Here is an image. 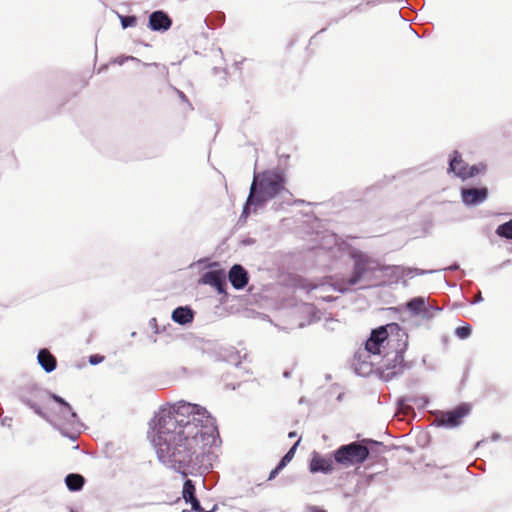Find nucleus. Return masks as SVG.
<instances>
[{
    "label": "nucleus",
    "mask_w": 512,
    "mask_h": 512,
    "mask_svg": "<svg viewBox=\"0 0 512 512\" xmlns=\"http://www.w3.org/2000/svg\"><path fill=\"white\" fill-rule=\"evenodd\" d=\"M214 432L205 408L180 401L159 414L153 439L157 458L186 476L187 469L202 462L214 442Z\"/></svg>",
    "instance_id": "nucleus-1"
},
{
    "label": "nucleus",
    "mask_w": 512,
    "mask_h": 512,
    "mask_svg": "<svg viewBox=\"0 0 512 512\" xmlns=\"http://www.w3.org/2000/svg\"><path fill=\"white\" fill-rule=\"evenodd\" d=\"M284 183L285 180L281 174L266 173L260 179L257 190V183L254 179L242 216H248L251 205L261 204L276 197L284 189Z\"/></svg>",
    "instance_id": "nucleus-2"
},
{
    "label": "nucleus",
    "mask_w": 512,
    "mask_h": 512,
    "mask_svg": "<svg viewBox=\"0 0 512 512\" xmlns=\"http://www.w3.org/2000/svg\"><path fill=\"white\" fill-rule=\"evenodd\" d=\"M367 443H375L370 439H363L361 442H352L342 445L333 453L335 462L343 467L362 464L369 456Z\"/></svg>",
    "instance_id": "nucleus-3"
},
{
    "label": "nucleus",
    "mask_w": 512,
    "mask_h": 512,
    "mask_svg": "<svg viewBox=\"0 0 512 512\" xmlns=\"http://www.w3.org/2000/svg\"><path fill=\"white\" fill-rule=\"evenodd\" d=\"M391 339H389V334L387 331V327L382 326L378 329H374L371 332L370 337L365 342L364 349H359L355 354V360L361 361L362 358H365V354L368 356L370 354L380 355L386 345L390 344Z\"/></svg>",
    "instance_id": "nucleus-4"
},
{
    "label": "nucleus",
    "mask_w": 512,
    "mask_h": 512,
    "mask_svg": "<svg viewBox=\"0 0 512 512\" xmlns=\"http://www.w3.org/2000/svg\"><path fill=\"white\" fill-rule=\"evenodd\" d=\"M470 408L466 404L459 405L453 410L440 412L436 416L439 425L446 427H456L461 424L462 419L468 415Z\"/></svg>",
    "instance_id": "nucleus-5"
},
{
    "label": "nucleus",
    "mask_w": 512,
    "mask_h": 512,
    "mask_svg": "<svg viewBox=\"0 0 512 512\" xmlns=\"http://www.w3.org/2000/svg\"><path fill=\"white\" fill-rule=\"evenodd\" d=\"M449 166V170L462 179L473 177L479 173V169L476 166L468 167L457 151H454Z\"/></svg>",
    "instance_id": "nucleus-6"
},
{
    "label": "nucleus",
    "mask_w": 512,
    "mask_h": 512,
    "mask_svg": "<svg viewBox=\"0 0 512 512\" xmlns=\"http://www.w3.org/2000/svg\"><path fill=\"white\" fill-rule=\"evenodd\" d=\"M335 459L329 456H322L314 452L310 460V471L312 473H331L334 470Z\"/></svg>",
    "instance_id": "nucleus-7"
},
{
    "label": "nucleus",
    "mask_w": 512,
    "mask_h": 512,
    "mask_svg": "<svg viewBox=\"0 0 512 512\" xmlns=\"http://www.w3.org/2000/svg\"><path fill=\"white\" fill-rule=\"evenodd\" d=\"M353 258L355 260V267L352 277L349 279V283L351 285L356 284L361 277L367 272V270L370 268V264L372 263V260L370 257L363 253H354Z\"/></svg>",
    "instance_id": "nucleus-8"
},
{
    "label": "nucleus",
    "mask_w": 512,
    "mask_h": 512,
    "mask_svg": "<svg viewBox=\"0 0 512 512\" xmlns=\"http://www.w3.org/2000/svg\"><path fill=\"white\" fill-rule=\"evenodd\" d=\"M392 362L393 363H390L389 359H387L386 363L382 367V373L387 378L394 377L403 372L405 367L403 349L396 350Z\"/></svg>",
    "instance_id": "nucleus-9"
},
{
    "label": "nucleus",
    "mask_w": 512,
    "mask_h": 512,
    "mask_svg": "<svg viewBox=\"0 0 512 512\" xmlns=\"http://www.w3.org/2000/svg\"><path fill=\"white\" fill-rule=\"evenodd\" d=\"M204 284L215 287L219 293L225 291L226 281L225 274L222 270H212L203 274L201 278Z\"/></svg>",
    "instance_id": "nucleus-10"
},
{
    "label": "nucleus",
    "mask_w": 512,
    "mask_h": 512,
    "mask_svg": "<svg viewBox=\"0 0 512 512\" xmlns=\"http://www.w3.org/2000/svg\"><path fill=\"white\" fill-rule=\"evenodd\" d=\"M171 25V18L161 10L155 11L149 16V27L154 31H166Z\"/></svg>",
    "instance_id": "nucleus-11"
},
{
    "label": "nucleus",
    "mask_w": 512,
    "mask_h": 512,
    "mask_svg": "<svg viewBox=\"0 0 512 512\" xmlns=\"http://www.w3.org/2000/svg\"><path fill=\"white\" fill-rule=\"evenodd\" d=\"M228 278L235 289H242L248 283L247 271L238 264L232 266L229 271Z\"/></svg>",
    "instance_id": "nucleus-12"
},
{
    "label": "nucleus",
    "mask_w": 512,
    "mask_h": 512,
    "mask_svg": "<svg viewBox=\"0 0 512 512\" xmlns=\"http://www.w3.org/2000/svg\"><path fill=\"white\" fill-rule=\"evenodd\" d=\"M487 197V189L470 188L462 191V198L466 204H476L482 202Z\"/></svg>",
    "instance_id": "nucleus-13"
},
{
    "label": "nucleus",
    "mask_w": 512,
    "mask_h": 512,
    "mask_svg": "<svg viewBox=\"0 0 512 512\" xmlns=\"http://www.w3.org/2000/svg\"><path fill=\"white\" fill-rule=\"evenodd\" d=\"M52 399L60 405V413L66 422H74L77 414L73 411L72 407L60 396L53 394Z\"/></svg>",
    "instance_id": "nucleus-14"
},
{
    "label": "nucleus",
    "mask_w": 512,
    "mask_h": 512,
    "mask_svg": "<svg viewBox=\"0 0 512 512\" xmlns=\"http://www.w3.org/2000/svg\"><path fill=\"white\" fill-rule=\"evenodd\" d=\"M38 362L46 372L55 370L57 361L56 358L47 349H41L38 353Z\"/></svg>",
    "instance_id": "nucleus-15"
},
{
    "label": "nucleus",
    "mask_w": 512,
    "mask_h": 512,
    "mask_svg": "<svg viewBox=\"0 0 512 512\" xmlns=\"http://www.w3.org/2000/svg\"><path fill=\"white\" fill-rule=\"evenodd\" d=\"M194 313L189 307H178L172 313V319L179 324H188L193 321Z\"/></svg>",
    "instance_id": "nucleus-16"
},
{
    "label": "nucleus",
    "mask_w": 512,
    "mask_h": 512,
    "mask_svg": "<svg viewBox=\"0 0 512 512\" xmlns=\"http://www.w3.org/2000/svg\"><path fill=\"white\" fill-rule=\"evenodd\" d=\"M66 486L71 491H79L83 488L85 479L80 474H68L65 478Z\"/></svg>",
    "instance_id": "nucleus-17"
},
{
    "label": "nucleus",
    "mask_w": 512,
    "mask_h": 512,
    "mask_svg": "<svg viewBox=\"0 0 512 512\" xmlns=\"http://www.w3.org/2000/svg\"><path fill=\"white\" fill-rule=\"evenodd\" d=\"M407 308L415 313V314H420L422 312H425L426 311V301H425V298L424 297H415V298H412L408 303H407Z\"/></svg>",
    "instance_id": "nucleus-18"
},
{
    "label": "nucleus",
    "mask_w": 512,
    "mask_h": 512,
    "mask_svg": "<svg viewBox=\"0 0 512 512\" xmlns=\"http://www.w3.org/2000/svg\"><path fill=\"white\" fill-rule=\"evenodd\" d=\"M196 488L192 480L187 479L183 484L182 497L186 503H190L196 499Z\"/></svg>",
    "instance_id": "nucleus-19"
},
{
    "label": "nucleus",
    "mask_w": 512,
    "mask_h": 512,
    "mask_svg": "<svg viewBox=\"0 0 512 512\" xmlns=\"http://www.w3.org/2000/svg\"><path fill=\"white\" fill-rule=\"evenodd\" d=\"M496 234L500 237L512 240V220H509L496 229Z\"/></svg>",
    "instance_id": "nucleus-20"
},
{
    "label": "nucleus",
    "mask_w": 512,
    "mask_h": 512,
    "mask_svg": "<svg viewBox=\"0 0 512 512\" xmlns=\"http://www.w3.org/2000/svg\"><path fill=\"white\" fill-rule=\"evenodd\" d=\"M299 440L290 448V450L280 460L279 469H283L294 457Z\"/></svg>",
    "instance_id": "nucleus-21"
},
{
    "label": "nucleus",
    "mask_w": 512,
    "mask_h": 512,
    "mask_svg": "<svg viewBox=\"0 0 512 512\" xmlns=\"http://www.w3.org/2000/svg\"><path fill=\"white\" fill-rule=\"evenodd\" d=\"M455 334L460 339H465V338L469 337L471 334V326L467 324L465 326L457 327L455 330Z\"/></svg>",
    "instance_id": "nucleus-22"
},
{
    "label": "nucleus",
    "mask_w": 512,
    "mask_h": 512,
    "mask_svg": "<svg viewBox=\"0 0 512 512\" xmlns=\"http://www.w3.org/2000/svg\"><path fill=\"white\" fill-rule=\"evenodd\" d=\"M121 24L123 28L132 27L136 25V17L135 16H122Z\"/></svg>",
    "instance_id": "nucleus-23"
},
{
    "label": "nucleus",
    "mask_w": 512,
    "mask_h": 512,
    "mask_svg": "<svg viewBox=\"0 0 512 512\" xmlns=\"http://www.w3.org/2000/svg\"><path fill=\"white\" fill-rule=\"evenodd\" d=\"M354 365L356 370H364L365 373H368L372 370V364L368 363L365 359L363 360L362 364H360V367H357L356 363Z\"/></svg>",
    "instance_id": "nucleus-24"
},
{
    "label": "nucleus",
    "mask_w": 512,
    "mask_h": 512,
    "mask_svg": "<svg viewBox=\"0 0 512 512\" xmlns=\"http://www.w3.org/2000/svg\"><path fill=\"white\" fill-rule=\"evenodd\" d=\"M191 509L195 512H212V511H204V509L201 507L199 500L196 498L193 501L190 502Z\"/></svg>",
    "instance_id": "nucleus-25"
},
{
    "label": "nucleus",
    "mask_w": 512,
    "mask_h": 512,
    "mask_svg": "<svg viewBox=\"0 0 512 512\" xmlns=\"http://www.w3.org/2000/svg\"><path fill=\"white\" fill-rule=\"evenodd\" d=\"M403 274L406 275V276H414L416 274H418V270L417 269H412V268H407L403 271Z\"/></svg>",
    "instance_id": "nucleus-26"
},
{
    "label": "nucleus",
    "mask_w": 512,
    "mask_h": 512,
    "mask_svg": "<svg viewBox=\"0 0 512 512\" xmlns=\"http://www.w3.org/2000/svg\"><path fill=\"white\" fill-rule=\"evenodd\" d=\"M305 512H326V511L318 506H310L306 509Z\"/></svg>",
    "instance_id": "nucleus-27"
},
{
    "label": "nucleus",
    "mask_w": 512,
    "mask_h": 512,
    "mask_svg": "<svg viewBox=\"0 0 512 512\" xmlns=\"http://www.w3.org/2000/svg\"><path fill=\"white\" fill-rule=\"evenodd\" d=\"M281 470H282V469H279V464H278V465L276 466V468H274V469L271 471V473H270V475H269L268 479H269V480H271V479L275 478V476H276V475H277Z\"/></svg>",
    "instance_id": "nucleus-28"
},
{
    "label": "nucleus",
    "mask_w": 512,
    "mask_h": 512,
    "mask_svg": "<svg viewBox=\"0 0 512 512\" xmlns=\"http://www.w3.org/2000/svg\"><path fill=\"white\" fill-rule=\"evenodd\" d=\"M102 360H103L102 356L95 355V356L90 357V363H92V364H97V363L101 362Z\"/></svg>",
    "instance_id": "nucleus-29"
},
{
    "label": "nucleus",
    "mask_w": 512,
    "mask_h": 512,
    "mask_svg": "<svg viewBox=\"0 0 512 512\" xmlns=\"http://www.w3.org/2000/svg\"><path fill=\"white\" fill-rule=\"evenodd\" d=\"M176 91H177V93H178L179 97H180L183 101L188 102V98L186 97V95H185L182 91H179V90H176Z\"/></svg>",
    "instance_id": "nucleus-30"
},
{
    "label": "nucleus",
    "mask_w": 512,
    "mask_h": 512,
    "mask_svg": "<svg viewBox=\"0 0 512 512\" xmlns=\"http://www.w3.org/2000/svg\"><path fill=\"white\" fill-rule=\"evenodd\" d=\"M289 438H294L296 437V432L292 431L288 434Z\"/></svg>",
    "instance_id": "nucleus-31"
},
{
    "label": "nucleus",
    "mask_w": 512,
    "mask_h": 512,
    "mask_svg": "<svg viewBox=\"0 0 512 512\" xmlns=\"http://www.w3.org/2000/svg\"><path fill=\"white\" fill-rule=\"evenodd\" d=\"M183 512H190V511H187V510H183Z\"/></svg>",
    "instance_id": "nucleus-32"
}]
</instances>
